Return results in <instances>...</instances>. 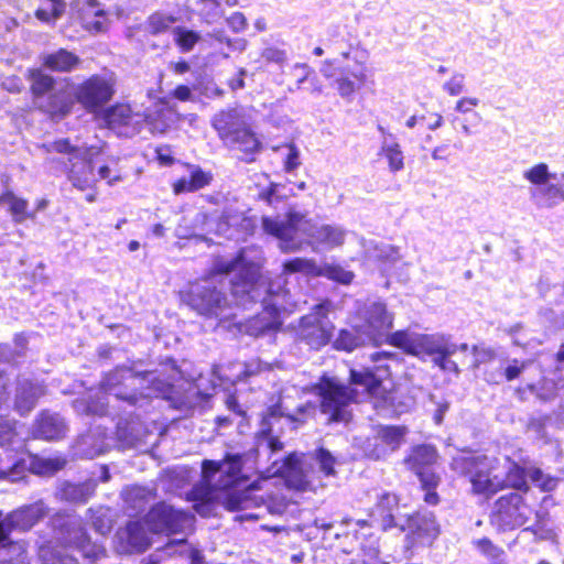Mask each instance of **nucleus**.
Wrapping results in <instances>:
<instances>
[{
  "label": "nucleus",
  "instance_id": "nucleus-60",
  "mask_svg": "<svg viewBox=\"0 0 564 564\" xmlns=\"http://www.w3.org/2000/svg\"><path fill=\"white\" fill-rule=\"evenodd\" d=\"M300 155V150L295 144L288 147V153L283 161L284 171L286 173H293L301 165Z\"/></svg>",
  "mask_w": 564,
  "mask_h": 564
},
{
  "label": "nucleus",
  "instance_id": "nucleus-7",
  "mask_svg": "<svg viewBox=\"0 0 564 564\" xmlns=\"http://www.w3.org/2000/svg\"><path fill=\"white\" fill-rule=\"evenodd\" d=\"M7 458V465L0 466V479L12 482L26 478L28 473L36 476L51 477L64 469L67 460L62 456L42 457L28 452L8 454L1 447Z\"/></svg>",
  "mask_w": 564,
  "mask_h": 564
},
{
  "label": "nucleus",
  "instance_id": "nucleus-3",
  "mask_svg": "<svg viewBox=\"0 0 564 564\" xmlns=\"http://www.w3.org/2000/svg\"><path fill=\"white\" fill-rule=\"evenodd\" d=\"M388 341L403 352L420 359L431 357L433 365L442 372L454 373L456 377L462 372L458 364L452 360L453 347L442 340L434 343L427 339L426 334L400 329L390 335Z\"/></svg>",
  "mask_w": 564,
  "mask_h": 564
},
{
  "label": "nucleus",
  "instance_id": "nucleus-29",
  "mask_svg": "<svg viewBox=\"0 0 564 564\" xmlns=\"http://www.w3.org/2000/svg\"><path fill=\"white\" fill-rule=\"evenodd\" d=\"M41 395V387L31 379H19L15 388L14 409L21 415L25 416L36 405Z\"/></svg>",
  "mask_w": 564,
  "mask_h": 564
},
{
  "label": "nucleus",
  "instance_id": "nucleus-27",
  "mask_svg": "<svg viewBox=\"0 0 564 564\" xmlns=\"http://www.w3.org/2000/svg\"><path fill=\"white\" fill-rule=\"evenodd\" d=\"M40 59L44 69L56 73H70L82 62L77 54L66 48L43 53L40 55Z\"/></svg>",
  "mask_w": 564,
  "mask_h": 564
},
{
  "label": "nucleus",
  "instance_id": "nucleus-49",
  "mask_svg": "<svg viewBox=\"0 0 564 564\" xmlns=\"http://www.w3.org/2000/svg\"><path fill=\"white\" fill-rule=\"evenodd\" d=\"M376 433L380 437V442H383L392 453L404 442L406 429L398 425H381Z\"/></svg>",
  "mask_w": 564,
  "mask_h": 564
},
{
  "label": "nucleus",
  "instance_id": "nucleus-57",
  "mask_svg": "<svg viewBox=\"0 0 564 564\" xmlns=\"http://www.w3.org/2000/svg\"><path fill=\"white\" fill-rule=\"evenodd\" d=\"M427 339L433 340L434 343L443 341L447 343L449 346L453 347V355H455L457 351L466 352L469 349V345L467 343L457 344L453 339V335L445 334V333H433V334H426Z\"/></svg>",
  "mask_w": 564,
  "mask_h": 564
},
{
  "label": "nucleus",
  "instance_id": "nucleus-48",
  "mask_svg": "<svg viewBox=\"0 0 564 564\" xmlns=\"http://www.w3.org/2000/svg\"><path fill=\"white\" fill-rule=\"evenodd\" d=\"M311 236L315 241L327 245L328 247L340 246L344 243L345 239L344 231L332 225H322L314 228Z\"/></svg>",
  "mask_w": 564,
  "mask_h": 564
},
{
  "label": "nucleus",
  "instance_id": "nucleus-62",
  "mask_svg": "<svg viewBox=\"0 0 564 564\" xmlns=\"http://www.w3.org/2000/svg\"><path fill=\"white\" fill-rule=\"evenodd\" d=\"M471 352L475 357L474 367L478 368L480 365L489 364L495 360L496 352L491 348H479L474 345L471 347Z\"/></svg>",
  "mask_w": 564,
  "mask_h": 564
},
{
  "label": "nucleus",
  "instance_id": "nucleus-36",
  "mask_svg": "<svg viewBox=\"0 0 564 564\" xmlns=\"http://www.w3.org/2000/svg\"><path fill=\"white\" fill-rule=\"evenodd\" d=\"M257 199L274 208L294 195L293 189L288 185L272 181L267 185L257 184Z\"/></svg>",
  "mask_w": 564,
  "mask_h": 564
},
{
  "label": "nucleus",
  "instance_id": "nucleus-35",
  "mask_svg": "<svg viewBox=\"0 0 564 564\" xmlns=\"http://www.w3.org/2000/svg\"><path fill=\"white\" fill-rule=\"evenodd\" d=\"M48 512L46 505L39 500L31 505H25L11 513L12 523L23 530L31 529L41 521Z\"/></svg>",
  "mask_w": 564,
  "mask_h": 564
},
{
  "label": "nucleus",
  "instance_id": "nucleus-13",
  "mask_svg": "<svg viewBox=\"0 0 564 564\" xmlns=\"http://www.w3.org/2000/svg\"><path fill=\"white\" fill-rule=\"evenodd\" d=\"M532 509L525 503L519 492H509L500 496L490 513V523L498 532L516 530L527 523Z\"/></svg>",
  "mask_w": 564,
  "mask_h": 564
},
{
  "label": "nucleus",
  "instance_id": "nucleus-47",
  "mask_svg": "<svg viewBox=\"0 0 564 564\" xmlns=\"http://www.w3.org/2000/svg\"><path fill=\"white\" fill-rule=\"evenodd\" d=\"M46 4L37 8L34 14L39 21L53 26L65 13L66 3L65 0H46Z\"/></svg>",
  "mask_w": 564,
  "mask_h": 564
},
{
  "label": "nucleus",
  "instance_id": "nucleus-51",
  "mask_svg": "<svg viewBox=\"0 0 564 564\" xmlns=\"http://www.w3.org/2000/svg\"><path fill=\"white\" fill-rule=\"evenodd\" d=\"M381 153L387 158L391 172L395 173L403 170L404 155L398 142H389L388 139H384L381 145Z\"/></svg>",
  "mask_w": 564,
  "mask_h": 564
},
{
  "label": "nucleus",
  "instance_id": "nucleus-38",
  "mask_svg": "<svg viewBox=\"0 0 564 564\" xmlns=\"http://www.w3.org/2000/svg\"><path fill=\"white\" fill-rule=\"evenodd\" d=\"M183 512L172 506L158 505L151 509V517L165 531H178L183 524Z\"/></svg>",
  "mask_w": 564,
  "mask_h": 564
},
{
  "label": "nucleus",
  "instance_id": "nucleus-52",
  "mask_svg": "<svg viewBox=\"0 0 564 564\" xmlns=\"http://www.w3.org/2000/svg\"><path fill=\"white\" fill-rule=\"evenodd\" d=\"M198 15L206 22L213 23L221 18L220 0H196Z\"/></svg>",
  "mask_w": 564,
  "mask_h": 564
},
{
  "label": "nucleus",
  "instance_id": "nucleus-28",
  "mask_svg": "<svg viewBox=\"0 0 564 564\" xmlns=\"http://www.w3.org/2000/svg\"><path fill=\"white\" fill-rule=\"evenodd\" d=\"M188 175L182 176L173 183L176 195L197 192L208 186L214 176L212 172L203 170L199 165L188 164Z\"/></svg>",
  "mask_w": 564,
  "mask_h": 564
},
{
  "label": "nucleus",
  "instance_id": "nucleus-53",
  "mask_svg": "<svg viewBox=\"0 0 564 564\" xmlns=\"http://www.w3.org/2000/svg\"><path fill=\"white\" fill-rule=\"evenodd\" d=\"M44 166L50 172V174L54 176H59L63 174H67L68 169L70 166V162L68 161L67 154L46 153Z\"/></svg>",
  "mask_w": 564,
  "mask_h": 564
},
{
  "label": "nucleus",
  "instance_id": "nucleus-55",
  "mask_svg": "<svg viewBox=\"0 0 564 564\" xmlns=\"http://www.w3.org/2000/svg\"><path fill=\"white\" fill-rule=\"evenodd\" d=\"M326 276L337 283L347 285L354 280L355 274L338 264L326 267Z\"/></svg>",
  "mask_w": 564,
  "mask_h": 564
},
{
  "label": "nucleus",
  "instance_id": "nucleus-59",
  "mask_svg": "<svg viewBox=\"0 0 564 564\" xmlns=\"http://www.w3.org/2000/svg\"><path fill=\"white\" fill-rule=\"evenodd\" d=\"M226 406L227 409L237 417H240V422L238 424V429L240 430V433H243L242 426L243 422L247 421L246 417V411L242 409L241 404L239 403V400L235 393H229L226 398Z\"/></svg>",
  "mask_w": 564,
  "mask_h": 564
},
{
  "label": "nucleus",
  "instance_id": "nucleus-34",
  "mask_svg": "<svg viewBox=\"0 0 564 564\" xmlns=\"http://www.w3.org/2000/svg\"><path fill=\"white\" fill-rule=\"evenodd\" d=\"M366 75L364 72H349L347 67L338 68V76L335 77L338 95L347 102H351L356 91L364 85Z\"/></svg>",
  "mask_w": 564,
  "mask_h": 564
},
{
  "label": "nucleus",
  "instance_id": "nucleus-12",
  "mask_svg": "<svg viewBox=\"0 0 564 564\" xmlns=\"http://www.w3.org/2000/svg\"><path fill=\"white\" fill-rule=\"evenodd\" d=\"M261 289L260 273L256 269L239 270L230 280V293L236 305L247 308L260 302L264 311L278 316L281 313V305L269 296H262Z\"/></svg>",
  "mask_w": 564,
  "mask_h": 564
},
{
  "label": "nucleus",
  "instance_id": "nucleus-24",
  "mask_svg": "<svg viewBox=\"0 0 564 564\" xmlns=\"http://www.w3.org/2000/svg\"><path fill=\"white\" fill-rule=\"evenodd\" d=\"M285 486L296 491H305L310 486L304 462L295 455L286 456L275 470Z\"/></svg>",
  "mask_w": 564,
  "mask_h": 564
},
{
  "label": "nucleus",
  "instance_id": "nucleus-50",
  "mask_svg": "<svg viewBox=\"0 0 564 564\" xmlns=\"http://www.w3.org/2000/svg\"><path fill=\"white\" fill-rule=\"evenodd\" d=\"M473 544L481 555H484L487 560L490 561L491 564H506L505 551L500 546L494 544L489 538H480L478 540H475Z\"/></svg>",
  "mask_w": 564,
  "mask_h": 564
},
{
  "label": "nucleus",
  "instance_id": "nucleus-5",
  "mask_svg": "<svg viewBox=\"0 0 564 564\" xmlns=\"http://www.w3.org/2000/svg\"><path fill=\"white\" fill-rule=\"evenodd\" d=\"M141 378L143 381L153 382L154 373L152 371L134 372L128 367H117L112 371L106 373L99 383V389L108 395H113L127 404L128 408L142 410L144 413L152 408V397L150 392L133 389L127 390L126 381Z\"/></svg>",
  "mask_w": 564,
  "mask_h": 564
},
{
  "label": "nucleus",
  "instance_id": "nucleus-11",
  "mask_svg": "<svg viewBox=\"0 0 564 564\" xmlns=\"http://www.w3.org/2000/svg\"><path fill=\"white\" fill-rule=\"evenodd\" d=\"M523 177L532 184L529 195L538 208L551 209L564 202V191L561 184L555 183L557 174L550 172L546 163L533 165L524 171Z\"/></svg>",
  "mask_w": 564,
  "mask_h": 564
},
{
  "label": "nucleus",
  "instance_id": "nucleus-32",
  "mask_svg": "<svg viewBox=\"0 0 564 564\" xmlns=\"http://www.w3.org/2000/svg\"><path fill=\"white\" fill-rule=\"evenodd\" d=\"M109 395L98 389L73 402L74 410L85 416H105L108 412Z\"/></svg>",
  "mask_w": 564,
  "mask_h": 564
},
{
  "label": "nucleus",
  "instance_id": "nucleus-2",
  "mask_svg": "<svg viewBox=\"0 0 564 564\" xmlns=\"http://www.w3.org/2000/svg\"><path fill=\"white\" fill-rule=\"evenodd\" d=\"M29 80L34 104L52 116L68 115L75 99L96 116L115 94L113 85L99 75L89 77L76 90L68 78H56L42 68L29 69Z\"/></svg>",
  "mask_w": 564,
  "mask_h": 564
},
{
  "label": "nucleus",
  "instance_id": "nucleus-64",
  "mask_svg": "<svg viewBox=\"0 0 564 564\" xmlns=\"http://www.w3.org/2000/svg\"><path fill=\"white\" fill-rule=\"evenodd\" d=\"M464 78L463 74H455L443 85V89L451 96L460 95L464 90Z\"/></svg>",
  "mask_w": 564,
  "mask_h": 564
},
{
  "label": "nucleus",
  "instance_id": "nucleus-15",
  "mask_svg": "<svg viewBox=\"0 0 564 564\" xmlns=\"http://www.w3.org/2000/svg\"><path fill=\"white\" fill-rule=\"evenodd\" d=\"M362 323L359 326L369 335L373 347L387 343L392 346L388 339L394 332L393 316L388 312L387 304L382 301H375L368 304L361 313Z\"/></svg>",
  "mask_w": 564,
  "mask_h": 564
},
{
  "label": "nucleus",
  "instance_id": "nucleus-4",
  "mask_svg": "<svg viewBox=\"0 0 564 564\" xmlns=\"http://www.w3.org/2000/svg\"><path fill=\"white\" fill-rule=\"evenodd\" d=\"M48 523L56 539L78 551L83 557L95 562L106 554L102 544L91 541L78 517L61 510L50 518Z\"/></svg>",
  "mask_w": 564,
  "mask_h": 564
},
{
  "label": "nucleus",
  "instance_id": "nucleus-63",
  "mask_svg": "<svg viewBox=\"0 0 564 564\" xmlns=\"http://www.w3.org/2000/svg\"><path fill=\"white\" fill-rule=\"evenodd\" d=\"M316 405L312 402L301 404L296 408V414H288L291 422L304 423L305 420L315 413Z\"/></svg>",
  "mask_w": 564,
  "mask_h": 564
},
{
  "label": "nucleus",
  "instance_id": "nucleus-33",
  "mask_svg": "<svg viewBox=\"0 0 564 564\" xmlns=\"http://www.w3.org/2000/svg\"><path fill=\"white\" fill-rule=\"evenodd\" d=\"M228 143L234 148L242 152V160L246 163L256 161V155L262 150V142L256 135V133L248 127V124L240 130V132Z\"/></svg>",
  "mask_w": 564,
  "mask_h": 564
},
{
  "label": "nucleus",
  "instance_id": "nucleus-37",
  "mask_svg": "<svg viewBox=\"0 0 564 564\" xmlns=\"http://www.w3.org/2000/svg\"><path fill=\"white\" fill-rule=\"evenodd\" d=\"M253 495L246 489L224 488L219 492V501L221 506L231 512L246 510L253 505Z\"/></svg>",
  "mask_w": 564,
  "mask_h": 564
},
{
  "label": "nucleus",
  "instance_id": "nucleus-41",
  "mask_svg": "<svg viewBox=\"0 0 564 564\" xmlns=\"http://www.w3.org/2000/svg\"><path fill=\"white\" fill-rule=\"evenodd\" d=\"M175 22L174 15L155 11L148 17L144 23L139 25V29L145 34L156 36L167 32Z\"/></svg>",
  "mask_w": 564,
  "mask_h": 564
},
{
  "label": "nucleus",
  "instance_id": "nucleus-39",
  "mask_svg": "<svg viewBox=\"0 0 564 564\" xmlns=\"http://www.w3.org/2000/svg\"><path fill=\"white\" fill-rule=\"evenodd\" d=\"M87 10L83 15L84 26L94 33H101L106 30L107 13L98 0H86Z\"/></svg>",
  "mask_w": 564,
  "mask_h": 564
},
{
  "label": "nucleus",
  "instance_id": "nucleus-26",
  "mask_svg": "<svg viewBox=\"0 0 564 564\" xmlns=\"http://www.w3.org/2000/svg\"><path fill=\"white\" fill-rule=\"evenodd\" d=\"M212 126L219 138L226 142L232 140L247 123L243 116L237 109L221 110L212 119Z\"/></svg>",
  "mask_w": 564,
  "mask_h": 564
},
{
  "label": "nucleus",
  "instance_id": "nucleus-20",
  "mask_svg": "<svg viewBox=\"0 0 564 564\" xmlns=\"http://www.w3.org/2000/svg\"><path fill=\"white\" fill-rule=\"evenodd\" d=\"M96 117L106 128L112 130L119 137L132 138L139 132L138 122L134 120L135 115L128 105L118 102L106 106Z\"/></svg>",
  "mask_w": 564,
  "mask_h": 564
},
{
  "label": "nucleus",
  "instance_id": "nucleus-45",
  "mask_svg": "<svg viewBox=\"0 0 564 564\" xmlns=\"http://www.w3.org/2000/svg\"><path fill=\"white\" fill-rule=\"evenodd\" d=\"M76 454L83 458L93 459L106 452L104 441L96 440L93 433H87L76 442L75 445Z\"/></svg>",
  "mask_w": 564,
  "mask_h": 564
},
{
  "label": "nucleus",
  "instance_id": "nucleus-31",
  "mask_svg": "<svg viewBox=\"0 0 564 564\" xmlns=\"http://www.w3.org/2000/svg\"><path fill=\"white\" fill-rule=\"evenodd\" d=\"M365 345H371L370 337L359 325L340 328L332 339V347L337 351L351 352Z\"/></svg>",
  "mask_w": 564,
  "mask_h": 564
},
{
  "label": "nucleus",
  "instance_id": "nucleus-14",
  "mask_svg": "<svg viewBox=\"0 0 564 564\" xmlns=\"http://www.w3.org/2000/svg\"><path fill=\"white\" fill-rule=\"evenodd\" d=\"M335 325L322 311L304 315L300 318L296 330V339L307 345L311 349L319 350L332 344Z\"/></svg>",
  "mask_w": 564,
  "mask_h": 564
},
{
  "label": "nucleus",
  "instance_id": "nucleus-43",
  "mask_svg": "<svg viewBox=\"0 0 564 564\" xmlns=\"http://www.w3.org/2000/svg\"><path fill=\"white\" fill-rule=\"evenodd\" d=\"M310 458L318 466V470L325 477L336 476L337 471L335 467L338 464V457L329 449L324 446H318L310 453Z\"/></svg>",
  "mask_w": 564,
  "mask_h": 564
},
{
  "label": "nucleus",
  "instance_id": "nucleus-10",
  "mask_svg": "<svg viewBox=\"0 0 564 564\" xmlns=\"http://www.w3.org/2000/svg\"><path fill=\"white\" fill-rule=\"evenodd\" d=\"M182 301L199 315L205 317H223L228 315L229 301L226 292L210 280H203L189 285L182 293Z\"/></svg>",
  "mask_w": 564,
  "mask_h": 564
},
{
  "label": "nucleus",
  "instance_id": "nucleus-21",
  "mask_svg": "<svg viewBox=\"0 0 564 564\" xmlns=\"http://www.w3.org/2000/svg\"><path fill=\"white\" fill-rule=\"evenodd\" d=\"M284 416L282 406L273 404L269 406L260 421V427L256 433V451H264L267 454L278 453L283 448V443L273 434V425Z\"/></svg>",
  "mask_w": 564,
  "mask_h": 564
},
{
  "label": "nucleus",
  "instance_id": "nucleus-44",
  "mask_svg": "<svg viewBox=\"0 0 564 564\" xmlns=\"http://www.w3.org/2000/svg\"><path fill=\"white\" fill-rule=\"evenodd\" d=\"M10 197L6 199L8 212L15 224H22L26 219H34L35 213L29 212V202L25 198L19 197L12 189H8Z\"/></svg>",
  "mask_w": 564,
  "mask_h": 564
},
{
  "label": "nucleus",
  "instance_id": "nucleus-18",
  "mask_svg": "<svg viewBox=\"0 0 564 564\" xmlns=\"http://www.w3.org/2000/svg\"><path fill=\"white\" fill-rule=\"evenodd\" d=\"M370 525L389 532L392 529L400 530L404 516L400 514V499L389 491H382L377 496L375 505L369 509Z\"/></svg>",
  "mask_w": 564,
  "mask_h": 564
},
{
  "label": "nucleus",
  "instance_id": "nucleus-61",
  "mask_svg": "<svg viewBox=\"0 0 564 564\" xmlns=\"http://www.w3.org/2000/svg\"><path fill=\"white\" fill-rule=\"evenodd\" d=\"M311 262L304 258H291L283 262V272L286 274L306 272L310 270Z\"/></svg>",
  "mask_w": 564,
  "mask_h": 564
},
{
  "label": "nucleus",
  "instance_id": "nucleus-16",
  "mask_svg": "<svg viewBox=\"0 0 564 564\" xmlns=\"http://www.w3.org/2000/svg\"><path fill=\"white\" fill-rule=\"evenodd\" d=\"M302 218L299 213L289 214L285 220L264 216L262 228L265 234L279 240V248L283 253L296 252L303 246V240L299 237Z\"/></svg>",
  "mask_w": 564,
  "mask_h": 564
},
{
  "label": "nucleus",
  "instance_id": "nucleus-25",
  "mask_svg": "<svg viewBox=\"0 0 564 564\" xmlns=\"http://www.w3.org/2000/svg\"><path fill=\"white\" fill-rule=\"evenodd\" d=\"M118 549L121 553H143L150 546V541L141 523L130 521L117 532Z\"/></svg>",
  "mask_w": 564,
  "mask_h": 564
},
{
  "label": "nucleus",
  "instance_id": "nucleus-17",
  "mask_svg": "<svg viewBox=\"0 0 564 564\" xmlns=\"http://www.w3.org/2000/svg\"><path fill=\"white\" fill-rule=\"evenodd\" d=\"M529 480L544 492L553 491L560 482V478L545 474L539 467L528 468L519 464H513L506 475L508 486L522 496L530 490Z\"/></svg>",
  "mask_w": 564,
  "mask_h": 564
},
{
  "label": "nucleus",
  "instance_id": "nucleus-23",
  "mask_svg": "<svg viewBox=\"0 0 564 564\" xmlns=\"http://www.w3.org/2000/svg\"><path fill=\"white\" fill-rule=\"evenodd\" d=\"M145 430L139 414L129 413L119 417L115 432L118 445L123 448L137 447L143 441Z\"/></svg>",
  "mask_w": 564,
  "mask_h": 564
},
{
  "label": "nucleus",
  "instance_id": "nucleus-58",
  "mask_svg": "<svg viewBox=\"0 0 564 564\" xmlns=\"http://www.w3.org/2000/svg\"><path fill=\"white\" fill-rule=\"evenodd\" d=\"M261 57L267 63H274L279 65L280 67L283 66V64L286 62L288 54L285 50L275 47V46H269L263 48L261 53Z\"/></svg>",
  "mask_w": 564,
  "mask_h": 564
},
{
  "label": "nucleus",
  "instance_id": "nucleus-8",
  "mask_svg": "<svg viewBox=\"0 0 564 564\" xmlns=\"http://www.w3.org/2000/svg\"><path fill=\"white\" fill-rule=\"evenodd\" d=\"M438 458L437 448L427 443L412 446L404 457V465L417 477L421 488L424 490L423 499L431 506H436L440 502L436 488L441 482V477L435 471Z\"/></svg>",
  "mask_w": 564,
  "mask_h": 564
},
{
  "label": "nucleus",
  "instance_id": "nucleus-42",
  "mask_svg": "<svg viewBox=\"0 0 564 564\" xmlns=\"http://www.w3.org/2000/svg\"><path fill=\"white\" fill-rule=\"evenodd\" d=\"M173 41L181 53H189L203 41L198 31L184 25H177L172 29Z\"/></svg>",
  "mask_w": 564,
  "mask_h": 564
},
{
  "label": "nucleus",
  "instance_id": "nucleus-30",
  "mask_svg": "<svg viewBox=\"0 0 564 564\" xmlns=\"http://www.w3.org/2000/svg\"><path fill=\"white\" fill-rule=\"evenodd\" d=\"M270 366L268 362L262 361L260 358H254L242 364L241 370L235 375L234 378L221 373L218 370H214V376L219 381V386L225 389L236 387L238 383H247L252 377L258 376L263 371H268Z\"/></svg>",
  "mask_w": 564,
  "mask_h": 564
},
{
  "label": "nucleus",
  "instance_id": "nucleus-19",
  "mask_svg": "<svg viewBox=\"0 0 564 564\" xmlns=\"http://www.w3.org/2000/svg\"><path fill=\"white\" fill-rule=\"evenodd\" d=\"M400 532H406L411 543H432L441 533V525L435 514L427 509H419L412 514L404 516Z\"/></svg>",
  "mask_w": 564,
  "mask_h": 564
},
{
  "label": "nucleus",
  "instance_id": "nucleus-46",
  "mask_svg": "<svg viewBox=\"0 0 564 564\" xmlns=\"http://www.w3.org/2000/svg\"><path fill=\"white\" fill-rule=\"evenodd\" d=\"M39 558L42 564H78L77 560L51 543H44L39 547Z\"/></svg>",
  "mask_w": 564,
  "mask_h": 564
},
{
  "label": "nucleus",
  "instance_id": "nucleus-54",
  "mask_svg": "<svg viewBox=\"0 0 564 564\" xmlns=\"http://www.w3.org/2000/svg\"><path fill=\"white\" fill-rule=\"evenodd\" d=\"M380 441L377 433L366 440L364 451L369 458L378 460L391 453L387 445Z\"/></svg>",
  "mask_w": 564,
  "mask_h": 564
},
{
  "label": "nucleus",
  "instance_id": "nucleus-9",
  "mask_svg": "<svg viewBox=\"0 0 564 564\" xmlns=\"http://www.w3.org/2000/svg\"><path fill=\"white\" fill-rule=\"evenodd\" d=\"M451 469L463 477H468L473 492L492 497L498 488L490 478V467L486 455H477L468 448L452 458Z\"/></svg>",
  "mask_w": 564,
  "mask_h": 564
},
{
  "label": "nucleus",
  "instance_id": "nucleus-6",
  "mask_svg": "<svg viewBox=\"0 0 564 564\" xmlns=\"http://www.w3.org/2000/svg\"><path fill=\"white\" fill-rule=\"evenodd\" d=\"M44 153L67 154L70 166L66 174L74 187L86 191L94 188L98 178L93 158L87 149L74 145L68 138H61L41 145Z\"/></svg>",
  "mask_w": 564,
  "mask_h": 564
},
{
  "label": "nucleus",
  "instance_id": "nucleus-40",
  "mask_svg": "<svg viewBox=\"0 0 564 564\" xmlns=\"http://www.w3.org/2000/svg\"><path fill=\"white\" fill-rule=\"evenodd\" d=\"M95 486L91 482H72L64 481L59 487L61 498L74 502L86 503L89 497L94 494Z\"/></svg>",
  "mask_w": 564,
  "mask_h": 564
},
{
  "label": "nucleus",
  "instance_id": "nucleus-56",
  "mask_svg": "<svg viewBox=\"0 0 564 564\" xmlns=\"http://www.w3.org/2000/svg\"><path fill=\"white\" fill-rule=\"evenodd\" d=\"M507 365H502V377L507 381H513L518 379L525 369V364L517 358L507 359Z\"/></svg>",
  "mask_w": 564,
  "mask_h": 564
},
{
  "label": "nucleus",
  "instance_id": "nucleus-1",
  "mask_svg": "<svg viewBox=\"0 0 564 564\" xmlns=\"http://www.w3.org/2000/svg\"><path fill=\"white\" fill-rule=\"evenodd\" d=\"M373 367L349 370L348 382L327 373L311 386L317 398L318 410L328 425L348 424L352 420L351 404L359 401L360 393L388 401L392 388L391 370L386 361L399 360V354L380 350L370 355Z\"/></svg>",
  "mask_w": 564,
  "mask_h": 564
},
{
  "label": "nucleus",
  "instance_id": "nucleus-22",
  "mask_svg": "<svg viewBox=\"0 0 564 564\" xmlns=\"http://www.w3.org/2000/svg\"><path fill=\"white\" fill-rule=\"evenodd\" d=\"M67 432V424L64 417L56 412L42 410L35 417L32 425L34 438L55 442L64 438Z\"/></svg>",
  "mask_w": 564,
  "mask_h": 564
}]
</instances>
